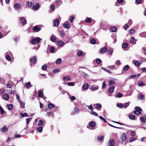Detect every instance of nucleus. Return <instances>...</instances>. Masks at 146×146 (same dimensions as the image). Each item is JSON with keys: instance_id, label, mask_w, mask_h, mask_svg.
<instances>
[{"instance_id": "9b49d317", "label": "nucleus", "mask_w": 146, "mask_h": 146, "mask_svg": "<svg viewBox=\"0 0 146 146\" xmlns=\"http://www.w3.org/2000/svg\"><path fill=\"white\" fill-rule=\"evenodd\" d=\"M39 7V4L38 3H36L35 5H34L33 8L34 10L37 9Z\"/></svg>"}, {"instance_id": "58836bf2", "label": "nucleus", "mask_w": 146, "mask_h": 146, "mask_svg": "<svg viewBox=\"0 0 146 146\" xmlns=\"http://www.w3.org/2000/svg\"><path fill=\"white\" fill-rule=\"evenodd\" d=\"M113 51V50L112 49H109L108 51V53L109 54L111 55L112 54Z\"/></svg>"}, {"instance_id": "bb28decb", "label": "nucleus", "mask_w": 146, "mask_h": 146, "mask_svg": "<svg viewBox=\"0 0 146 146\" xmlns=\"http://www.w3.org/2000/svg\"><path fill=\"white\" fill-rule=\"evenodd\" d=\"M50 40L54 42H56L57 40L56 38L54 36H51L50 37Z\"/></svg>"}, {"instance_id": "69168bd1", "label": "nucleus", "mask_w": 146, "mask_h": 146, "mask_svg": "<svg viewBox=\"0 0 146 146\" xmlns=\"http://www.w3.org/2000/svg\"><path fill=\"white\" fill-rule=\"evenodd\" d=\"M134 40V38L133 37H132L130 39V41L131 43H133Z\"/></svg>"}, {"instance_id": "c9c22d12", "label": "nucleus", "mask_w": 146, "mask_h": 146, "mask_svg": "<svg viewBox=\"0 0 146 146\" xmlns=\"http://www.w3.org/2000/svg\"><path fill=\"white\" fill-rule=\"evenodd\" d=\"M135 110L136 111H139L140 112L142 111L141 108L140 107H139L138 106L136 107L135 108Z\"/></svg>"}, {"instance_id": "864d4df0", "label": "nucleus", "mask_w": 146, "mask_h": 146, "mask_svg": "<svg viewBox=\"0 0 146 146\" xmlns=\"http://www.w3.org/2000/svg\"><path fill=\"white\" fill-rule=\"evenodd\" d=\"M74 19V16H70V21L71 22H73Z\"/></svg>"}, {"instance_id": "39448f33", "label": "nucleus", "mask_w": 146, "mask_h": 146, "mask_svg": "<svg viewBox=\"0 0 146 146\" xmlns=\"http://www.w3.org/2000/svg\"><path fill=\"white\" fill-rule=\"evenodd\" d=\"M115 87L113 86H111L108 89V92L110 93H112L113 92Z\"/></svg>"}, {"instance_id": "c756f323", "label": "nucleus", "mask_w": 146, "mask_h": 146, "mask_svg": "<svg viewBox=\"0 0 146 146\" xmlns=\"http://www.w3.org/2000/svg\"><path fill=\"white\" fill-rule=\"evenodd\" d=\"M19 102L20 103L21 108L23 109L25 108V103L24 102H21V101Z\"/></svg>"}, {"instance_id": "09e8293b", "label": "nucleus", "mask_w": 146, "mask_h": 146, "mask_svg": "<svg viewBox=\"0 0 146 146\" xmlns=\"http://www.w3.org/2000/svg\"><path fill=\"white\" fill-rule=\"evenodd\" d=\"M41 28H33V30L37 32L40 30Z\"/></svg>"}, {"instance_id": "5fc2aeb1", "label": "nucleus", "mask_w": 146, "mask_h": 146, "mask_svg": "<svg viewBox=\"0 0 146 146\" xmlns=\"http://www.w3.org/2000/svg\"><path fill=\"white\" fill-rule=\"evenodd\" d=\"M143 97V95L141 94H139L138 95V98L139 99H141V100H142Z\"/></svg>"}, {"instance_id": "aec40b11", "label": "nucleus", "mask_w": 146, "mask_h": 146, "mask_svg": "<svg viewBox=\"0 0 146 146\" xmlns=\"http://www.w3.org/2000/svg\"><path fill=\"white\" fill-rule=\"evenodd\" d=\"M20 115H21V117H28L29 116L28 114L26 112L24 113H20Z\"/></svg>"}, {"instance_id": "603ef678", "label": "nucleus", "mask_w": 146, "mask_h": 146, "mask_svg": "<svg viewBox=\"0 0 146 146\" xmlns=\"http://www.w3.org/2000/svg\"><path fill=\"white\" fill-rule=\"evenodd\" d=\"M137 78V75H134L131 76L130 77V79L136 78Z\"/></svg>"}, {"instance_id": "0e129e2a", "label": "nucleus", "mask_w": 146, "mask_h": 146, "mask_svg": "<svg viewBox=\"0 0 146 146\" xmlns=\"http://www.w3.org/2000/svg\"><path fill=\"white\" fill-rule=\"evenodd\" d=\"M117 106L120 108H122L124 106L121 104H119L117 105Z\"/></svg>"}, {"instance_id": "6e6d98bb", "label": "nucleus", "mask_w": 146, "mask_h": 146, "mask_svg": "<svg viewBox=\"0 0 146 146\" xmlns=\"http://www.w3.org/2000/svg\"><path fill=\"white\" fill-rule=\"evenodd\" d=\"M102 68L105 71H106V72H108V73H109V74H111V72L109 70H108L107 69H106V68H104L103 67Z\"/></svg>"}, {"instance_id": "13d9d810", "label": "nucleus", "mask_w": 146, "mask_h": 146, "mask_svg": "<svg viewBox=\"0 0 146 146\" xmlns=\"http://www.w3.org/2000/svg\"><path fill=\"white\" fill-rule=\"evenodd\" d=\"M117 96L118 98H121L123 96V94L120 93H118L117 94Z\"/></svg>"}, {"instance_id": "473e14b6", "label": "nucleus", "mask_w": 146, "mask_h": 146, "mask_svg": "<svg viewBox=\"0 0 146 146\" xmlns=\"http://www.w3.org/2000/svg\"><path fill=\"white\" fill-rule=\"evenodd\" d=\"M62 61V60L60 58H59L56 61V64H60Z\"/></svg>"}, {"instance_id": "de8ad7c7", "label": "nucleus", "mask_w": 146, "mask_h": 146, "mask_svg": "<svg viewBox=\"0 0 146 146\" xmlns=\"http://www.w3.org/2000/svg\"><path fill=\"white\" fill-rule=\"evenodd\" d=\"M0 112L1 114H3L4 113L5 111L2 107H0Z\"/></svg>"}, {"instance_id": "680f3d73", "label": "nucleus", "mask_w": 146, "mask_h": 146, "mask_svg": "<svg viewBox=\"0 0 146 146\" xmlns=\"http://www.w3.org/2000/svg\"><path fill=\"white\" fill-rule=\"evenodd\" d=\"M7 87L9 88H11L12 87V85L10 83H8L7 84Z\"/></svg>"}, {"instance_id": "a211bd4d", "label": "nucleus", "mask_w": 146, "mask_h": 146, "mask_svg": "<svg viewBox=\"0 0 146 146\" xmlns=\"http://www.w3.org/2000/svg\"><path fill=\"white\" fill-rule=\"evenodd\" d=\"M64 27H70V26L69 24L68 21H67L63 24Z\"/></svg>"}, {"instance_id": "4be33fe9", "label": "nucleus", "mask_w": 146, "mask_h": 146, "mask_svg": "<svg viewBox=\"0 0 146 146\" xmlns=\"http://www.w3.org/2000/svg\"><path fill=\"white\" fill-rule=\"evenodd\" d=\"M57 43L58 44V45L60 47H62L64 44V42L62 40L58 41Z\"/></svg>"}, {"instance_id": "3c124183", "label": "nucleus", "mask_w": 146, "mask_h": 146, "mask_svg": "<svg viewBox=\"0 0 146 146\" xmlns=\"http://www.w3.org/2000/svg\"><path fill=\"white\" fill-rule=\"evenodd\" d=\"M96 108L97 109H98L102 107V105H101L100 104L98 103L96 104Z\"/></svg>"}, {"instance_id": "dca6fc26", "label": "nucleus", "mask_w": 146, "mask_h": 146, "mask_svg": "<svg viewBox=\"0 0 146 146\" xmlns=\"http://www.w3.org/2000/svg\"><path fill=\"white\" fill-rule=\"evenodd\" d=\"M97 139L98 141L102 142L103 141L104 137L103 136H99L98 137Z\"/></svg>"}, {"instance_id": "f3484780", "label": "nucleus", "mask_w": 146, "mask_h": 146, "mask_svg": "<svg viewBox=\"0 0 146 146\" xmlns=\"http://www.w3.org/2000/svg\"><path fill=\"white\" fill-rule=\"evenodd\" d=\"M59 33L61 36L63 37L65 35V33H64V31L63 30L59 31Z\"/></svg>"}, {"instance_id": "1a4fd4ad", "label": "nucleus", "mask_w": 146, "mask_h": 146, "mask_svg": "<svg viewBox=\"0 0 146 146\" xmlns=\"http://www.w3.org/2000/svg\"><path fill=\"white\" fill-rule=\"evenodd\" d=\"M9 98V96L7 94H5L3 96V98L6 100H8Z\"/></svg>"}, {"instance_id": "a18cd8bd", "label": "nucleus", "mask_w": 146, "mask_h": 146, "mask_svg": "<svg viewBox=\"0 0 146 146\" xmlns=\"http://www.w3.org/2000/svg\"><path fill=\"white\" fill-rule=\"evenodd\" d=\"M32 119V118H29L26 119V123L27 125H28L29 123V122L31 121Z\"/></svg>"}, {"instance_id": "e2e57ef3", "label": "nucleus", "mask_w": 146, "mask_h": 146, "mask_svg": "<svg viewBox=\"0 0 146 146\" xmlns=\"http://www.w3.org/2000/svg\"><path fill=\"white\" fill-rule=\"evenodd\" d=\"M43 123V122L42 120H40L39 121L38 123V125H42Z\"/></svg>"}, {"instance_id": "37998d69", "label": "nucleus", "mask_w": 146, "mask_h": 146, "mask_svg": "<svg viewBox=\"0 0 146 146\" xmlns=\"http://www.w3.org/2000/svg\"><path fill=\"white\" fill-rule=\"evenodd\" d=\"M31 84L30 82H28L25 84V86L27 88H28L30 86Z\"/></svg>"}, {"instance_id": "338daca9", "label": "nucleus", "mask_w": 146, "mask_h": 146, "mask_svg": "<svg viewBox=\"0 0 146 146\" xmlns=\"http://www.w3.org/2000/svg\"><path fill=\"white\" fill-rule=\"evenodd\" d=\"M135 140H136V138L134 137H133L129 139V142H133Z\"/></svg>"}, {"instance_id": "a19ab883", "label": "nucleus", "mask_w": 146, "mask_h": 146, "mask_svg": "<svg viewBox=\"0 0 146 146\" xmlns=\"http://www.w3.org/2000/svg\"><path fill=\"white\" fill-rule=\"evenodd\" d=\"M90 113L92 115L95 116H98V114L95 112L93 111H92L90 112Z\"/></svg>"}, {"instance_id": "c03bdc74", "label": "nucleus", "mask_w": 146, "mask_h": 146, "mask_svg": "<svg viewBox=\"0 0 146 146\" xmlns=\"http://www.w3.org/2000/svg\"><path fill=\"white\" fill-rule=\"evenodd\" d=\"M135 32V30L133 29H131L129 31V33L130 34H132Z\"/></svg>"}, {"instance_id": "bf43d9fd", "label": "nucleus", "mask_w": 146, "mask_h": 146, "mask_svg": "<svg viewBox=\"0 0 146 146\" xmlns=\"http://www.w3.org/2000/svg\"><path fill=\"white\" fill-rule=\"evenodd\" d=\"M137 85H139V86H141L144 85V83L143 81H140L139 82Z\"/></svg>"}, {"instance_id": "ddd939ff", "label": "nucleus", "mask_w": 146, "mask_h": 146, "mask_svg": "<svg viewBox=\"0 0 146 146\" xmlns=\"http://www.w3.org/2000/svg\"><path fill=\"white\" fill-rule=\"evenodd\" d=\"M20 19L21 20V22L23 24L25 25L26 24V20L24 19L23 17H20Z\"/></svg>"}, {"instance_id": "f8f14e48", "label": "nucleus", "mask_w": 146, "mask_h": 146, "mask_svg": "<svg viewBox=\"0 0 146 146\" xmlns=\"http://www.w3.org/2000/svg\"><path fill=\"white\" fill-rule=\"evenodd\" d=\"M110 143L109 146H113L115 144V141L113 139L110 140L109 141Z\"/></svg>"}, {"instance_id": "cd10ccee", "label": "nucleus", "mask_w": 146, "mask_h": 146, "mask_svg": "<svg viewBox=\"0 0 146 146\" xmlns=\"http://www.w3.org/2000/svg\"><path fill=\"white\" fill-rule=\"evenodd\" d=\"M140 120L143 123H145L146 122V120L145 119V117H144L142 116L140 118Z\"/></svg>"}, {"instance_id": "9d476101", "label": "nucleus", "mask_w": 146, "mask_h": 146, "mask_svg": "<svg viewBox=\"0 0 146 146\" xmlns=\"http://www.w3.org/2000/svg\"><path fill=\"white\" fill-rule=\"evenodd\" d=\"M54 27H57L59 24V20L58 19H56L53 22Z\"/></svg>"}, {"instance_id": "4d7b16f0", "label": "nucleus", "mask_w": 146, "mask_h": 146, "mask_svg": "<svg viewBox=\"0 0 146 146\" xmlns=\"http://www.w3.org/2000/svg\"><path fill=\"white\" fill-rule=\"evenodd\" d=\"M115 84V82L114 80H110L109 81V85L110 86L114 84Z\"/></svg>"}, {"instance_id": "b1692460", "label": "nucleus", "mask_w": 146, "mask_h": 146, "mask_svg": "<svg viewBox=\"0 0 146 146\" xmlns=\"http://www.w3.org/2000/svg\"><path fill=\"white\" fill-rule=\"evenodd\" d=\"M7 109L10 110L13 109V106L11 104H8L7 105Z\"/></svg>"}, {"instance_id": "7c9ffc66", "label": "nucleus", "mask_w": 146, "mask_h": 146, "mask_svg": "<svg viewBox=\"0 0 146 146\" xmlns=\"http://www.w3.org/2000/svg\"><path fill=\"white\" fill-rule=\"evenodd\" d=\"M110 30L111 32H116L117 29V28H110Z\"/></svg>"}, {"instance_id": "ea45409f", "label": "nucleus", "mask_w": 146, "mask_h": 146, "mask_svg": "<svg viewBox=\"0 0 146 146\" xmlns=\"http://www.w3.org/2000/svg\"><path fill=\"white\" fill-rule=\"evenodd\" d=\"M90 42L92 44H95L96 43V41L95 39L92 38L90 40Z\"/></svg>"}, {"instance_id": "774afa93", "label": "nucleus", "mask_w": 146, "mask_h": 146, "mask_svg": "<svg viewBox=\"0 0 146 146\" xmlns=\"http://www.w3.org/2000/svg\"><path fill=\"white\" fill-rule=\"evenodd\" d=\"M70 98L72 101H73L76 100V98L74 96H70Z\"/></svg>"}, {"instance_id": "6e6552de", "label": "nucleus", "mask_w": 146, "mask_h": 146, "mask_svg": "<svg viewBox=\"0 0 146 146\" xmlns=\"http://www.w3.org/2000/svg\"><path fill=\"white\" fill-rule=\"evenodd\" d=\"M89 125L91 127L93 128L95 126L96 124L95 122L91 121L89 122Z\"/></svg>"}, {"instance_id": "20e7f679", "label": "nucleus", "mask_w": 146, "mask_h": 146, "mask_svg": "<svg viewBox=\"0 0 146 146\" xmlns=\"http://www.w3.org/2000/svg\"><path fill=\"white\" fill-rule=\"evenodd\" d=\"M14 8L16 10H18L20 9L21 7V5L18 3H17L13 5Z\"/></svg>"}, {"instance_id": "f03ea898", "label": "nucleus", "mask_w": 146, "mask_h": 146, "mask_svg": "<svg viewBox=\"0 0 146 146\" xmlns=\"http://www.w3.org/2000/svg\"><path fill=\"white\" fill-rule=\"evenodd\" d=\"M29 60L33 64H35L37 61V58L36 56H33L30 58Z\"/></svg>"}, {"instance_id": "0eeeda50", "label": "nucleus", "mask_w": 146, "mask_h": 146, "mask_svg": "<svg viewBox=\"0 0 146 146\" xmlns=\"http://www.w3.org/2000/svg\"><path fill=\"white\" fill-rule=\"evenodd\" d=\"M8 129L6 125H5L1 129V131L5 133V132H7L8 131Z\"/></svg>"}, {"instance_id": "e433bc0d", "label": "nucleus", "mask_w": 146, "mask_h": 146, "mask_svg": "<svg viewBox=\"0 0 146 146\" xmlns=\"http://www.w3.org/2000/svg\"><path fill=\"white\" fill-rule=\"evenodd\" d=\"M42 127L41 126L39 127L37 129V130L39 132L41 133L42 131Z\"/></svg>"}, {"instance_id": "4c0bfd02", "label": "nucleus", "mask_w": 146, "mask_h": 146, "mask_svg": "<svg viewBox=\"0 0 146 146\" xmlns=\"http://www.w3.org/2000/svg\"><path fill=\"white\" fill-rule=\"evenodd\" d=\"M5 58L6 60L9 61H10L11 60V58L9 55H7L5 56Z\"/></svg>"}, {"instance_id": "052dcab7", "label": "nucleus", "mask_w": 146, "mask_h": 146, "mask_svg": "<svg viewBox=\"0 0 146 146\" xmlns=\"http://www.w3.org/2000/svg\"><path fill=\"white\" fill-rule=\"evenodd\" d=\"M74 113H77L79 111V109L78 108H75L74 109Z\"/></svg>"}, {"instance_id": "8fccbe9b", "label": "nucleus", "mask_w": 146, "mask_h": 146, "mask_svg": "<svg viewBox=\"0 0 146 146\" xmlns=\"http://www.w3.org/2000/svg\"><path fill=\"white\" fill-rule=\"evenodd\" d=\"M47 66L46 64L43 65L42 67V69L43 70H45L47 69Z\"/></svg>"}, {"instance_id": "412c9836", "label": "nucleus", "mask_w": 146, "mask_h": 146, "mask_svg": "<svg viewBox=\"0 0 146 146\" xmlns=\"http://www.w3.org/2000/svg\"><path fill=\"white\" fill-rule=\"evenodd\" d=\"M63 80L65 81H67L68 80H70V78L69 76H67L65 77H63Z\"/></svg>"}, {"instance_id": "2f4dec72", "label": "nucleus", "mask_w": 146, "mask_h": 146, "mask_svg": "<svg viewBox=\"0 0 146 146\" xmlns=\"http://www.w3.org/2000/svg\"><path fill=\"white\" fill-rule=\"evenodd\" d=\"M55 50V48L54 47H51L50 48L49 51L52 53H53Z\"/></svg>"}, {"instance_id": "49530a36", "label": "nucleus", "mask_w": 146, "mask_h": 146, "mask_svg": "<svg viewBox=\"0 0 146 146\" xmlns=\"http://www.w3.org/2000/svg\"><path fill=\"white\" fill-rule=\"evenodd\" d=\"M133 113L134 114H136L137 115H139V114H140L141 113V112L137 111L136 110H135L133 111Z\"/></svg>"}, {"instance_id": "f257e3e1", "label": "nucleus", "mask_w": 146, "mask_h": 146, "mask_svg": "<svg viewBox=\"0 0 146 146\" xmlns=\"http://www.w3.org/2000/svg\"><path fill=\"white\" fill-rule=\"evenodd\" d=\"M41 39L39 37H37L36 38H33L32 39L31 43L32 44H35L39 43L41 40Z\"/></svg>"}, {"instance_id": "6ab92c4d", "label": "nucleus", "mask_w": 146, "mask_h": 146, "mask_svg": "<svg viewBox=\"0 0 146 146\" xmlns=\"http://www.w3.org/2000/svg\"><path fill=\"white\" fill-rule=\"evenodd\" d=\"M54 105L53 104L50 103L48 104V107L50 109H52L54 108Z\"/></svg>"}, {"instance_id": "a878e982", "label": "nucleus", "mask_w": 146, "mask_h": 146, "mask_svg": "<svg viewBox=\"0 0 146 146\" xmlns=\"http://www.w3.org/2000/svg\"><path fill=\"white\" fill-rule=\"evenodd\" d=\"M134 64L137 66H139L140 65L141 63L139 61L136 60L134 62Z\"/></svg>"}, {"instance_id": "393cba45", "label": "nucleus", "mask_w": 146, "mask_h": 146, "mask_svg": "<svg viewBox=\"0 0 146 146\" xmlns=\"http://www.w3.org/2000/svg\"><path fill=\"white\" fill-rule=\"evenodd\" d=\"M38 96L40 98H42L43 96V94L42 92L41 91H38Z\"/></svg>"}, {"instance_id": "79ce46f5", "label": "nucleus", "mask_w": 146, "mask_h": 146, "mask_svg": "<svg viewBox=\"0 0 146 146\" xmlns=\"http://www.w3.org/2000/svg\"><path fill=\"white\" fill-rule=\"evenodd\" d=\"M96 63L98 64H100L102 62L101 60L99 58H96Z\"/></svg>"}, {"instance_id": "7ed1b4c3", "label": "nucleus", "mask_w": 146, "mask_h": 146, "mask_svg": "<svg viewBox=\"0 0 146 146\" xmlns=\"http://www.w3.org/2000/svg\"><path fill=\"white\" fill-rule=\"evenodd\" d=\"M107 50V48L106 47H104L101 49L99 52L100 53L103 54L105 53Z\"/></svg>"}, {"instance_id": "c85d7f7f", "label": "nucleus", "mask_w": 146, "mask_h": 146, "mask_svg": "<svg viewBox=\"0 0 146 146\" xmlns=\"http://www.w3.org/2000/svg\"><path fill=\"white\" fill-rule=\"evenodd\" d=\"M129 68V66L128 65H127L125 66L123 68L124 70L125 71H127Z\"/></svg>"}, {"instance_id": "5701e85b", "label": "nucleus", "mask_w": 146, "mask_h": 146, "mask_svg": "<svg viewBox=\"0 0 146 146\" xmlns=\"http://www.w3.org/2000/svg\"><path fill=\"white\" fill-rule=\"evenodd\" d=\"M128 46V44L127 43H123L122 44V47L123 48H126Z\"/></svg>"}, {"instance_id": "72a5a7b5", "label": "nucleus", "mask_w": 146, "mask_h": 146, "mask_svg": "<svg viewBox=\"0 0 146 146\" xmlns=\"http://www.w3.org/2000/svg\"><path fill=\"white\" fill-rule=\"evenodd\" d=\"M98 87L97 86H93L92 88V91H94L98 90Z\"/></svg>"}, {"instance_id": "423d86ee", "label": "nucleus", "mask_w": 146, "mask_h": 146, "mask_svg": "<svg viewBox=\"0 0 146 146\" xmlns=\"http://www.w3.org/2000/svg\"><path fill=\"white\" fill-rule=\"evenodd\" d=\"M121 140L123 141H125L127 138V136L125 133H123L121 136Z\"/></svg>"}, {"instance_id": "f704fd0d", "label": "nucleus", "mask_w": 146, "mask_h": 146, "mask_svg": "<svg viewBox=\"0 0 146 146\" xmlns=\"http://www.w3.org/2000/svg\"><path fill=\"white\" fill-rule=\"evenodd\" d=\"M129 118L131 120H134L135 119V116L134 115H130L129 116Z\"/></svg>"}, {"instance_id": "2eb2a0df", "label": "nucleus", "mask_w": 146, "mask_h": 146, "mask_svg": "<svg viewBox=\"0 0 146 146\" xmlns=\"http://www.w3.org/2000/svg\"><path fill=\"white\" fill-rule=\"evenodd\" d=\"M78 55L79 56H82L83 55L84 52L81 50L78 51L77 53Z\"/></svg>"}, {"instance_id": "4468645a", "label": "nucleus", "mask_w": 146, "mask_h": 146, "mask_svg": "<svg viewBox=\"0 0 146 146\" xmlns=\"http://www.w3.org/2000/svg\"><path fill=\"white\" fill-rule=\"evenodd\" d=\"M89 87V85L87 83H85L82 86V88L84 90L87 89Z\"/></svg>"}]
</instances>
